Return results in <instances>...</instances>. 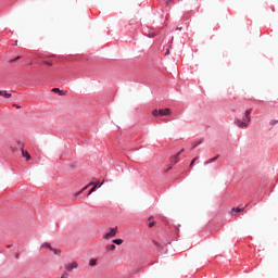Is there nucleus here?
<instances>
[{
  "mask_svg": "<svg viewBox=\"0 0 278 278\" xmlns=\"http://www.w3.org/2000/svg\"><path fill=\"white\" fill-rule=\"evenodd\" d=\"M184 152V149H181L176 155L177 157H179L181 155V153Z\"/></svg>",
  "mask_w": 278,
  "mask_h": 278,
  "instance_id": "25",
  "label": "nucleus"
},
{
  "mask_svg": "<svg viewBox=\"0 0 278 278\" xmlns=\"http://www.w3.org/2000/svg\"><path fill=\"white\" fill-rule=\"evenodd\" d=\"M90 186H96V188L99 187V182H89L85 188H83V190H86V188H90Z\"/></svg>",
  "mask_w": 278,
  "mask_h": 278,
  "instance_id": "9",
  "label": "nucleus"
},
{
  "mask_svg": "<svg viewBox=\"0 0 278 278\" xmlns=\"http://www.w3.org/2000/svg\"><path fill=\"white\" fill-rule=\"evenodd\" d=\"M197 160H199V156H195L192 161H191V163H190V168H192V166H194V162L197 161Z\"/></svg>",
  "mask_w": 278,
  "mask_h": 278,
  "instance_id": "17",
  "label": "nucleus"
},
{
  "mask_svg": "<svg viewBox=\"0 0 278 278\" xmlns=\"http://www.w3.org/2000/svg\"><path fill=\"white\" fill-rule=\"evenodd\" d=\"M16 257H18V254L16 255Z\"/></svg>",
  "mask_w": 278,
  "mask_h": 278,
  "instance_id": "35",
  "label": "nucleus"
},
{
  "mask_svg": "<svg viewBox=\"0 0 278 278\" xmlns=\"http://www.w3.org/2000/svg\"><path fill=\"white\" fill-rule=\"evenodd\" d=\"M123 243V239H114L113 240V244H122Z\"/></svg>",
  "mask_w": 278,
  "mask_h": 278,
  "instance_id": "15",
  "label": "nucleus"
},
{
  "mask_svg": "<svg viewBox=\"0 0 278 278\" xmlns=\"http://www.w3.org/2000/svg\"><path fill=\"white\" fill-rule=\"evenodd\" d=\"M50 251H53L54 255H60V253H62V251L60 249H50Z\"/></svg>",
  "mask_w": 278,
  "mask_h": 278,
  "instance_id": "12",
  "label": "nucleus"
},
{
  "mask_svg": "<svg viewBox=\"0 0 278 278\" xmlns=\"http://www.w3.org/2000/svg\"><path fill=\"white\" fill-rule=\"evenodd\" d=\"M152 116H160V111L157 109H154L152 111Z\"/></svg>",
  "mask_w": 278,
  "mask_h": 278,
  "instance_id": "14",
  "label": "nucleus"
},
{
  "mask_svg": "<svg viewBox=\"0 0 278 278\" xmlns=\"http://www.w3.org/2000/svg\"><path fill=\"white\" fill-rule=\"evenodd\" d=\"M41 247H43L45 249H49L50 251H51V249L53 248V247H51V244H50L49 242L42 243Z\"/></svg>",
  "mask_w": 278,
  "mask_h": 278,
  "instance_id": "11",
  "label": "nucleus"
},
{
  "mask_svg": "<svg viewBox=\"0 0 278 278\" xmlns=\"http://www.w3.org/2000/svg\"><path fill=\"white\" fill-rule=\"evenodd\" d=\"M165 3H173V0H164Z\"/></svg>",
  "mask_w": 278,
  "mask_h": 278,
  "instance_id": "28",
  "label": "nucleus"
},
{
  "mask_svg": "<svg viewBox=\"0 0 278 278\" xmlns=\"http://www.w3.org/2000/svg\"><path fill=\"white\" fill-rule=\"evenodd\" d=\"M97 190V186H94L93 188L90 189L88 195H90L92 192H94Z\"/></svg>",
  "mask_w": 278,
  "mask_h": 278,
  "instance_id": "20",
  "label": "nucleus"
},
{
  "mask_svg": "<svg viewBox=\"0 0 278 278\" xmlns=\"http://www.w3.org/2000/svg\"><path fill=\"white\" fill-rule=\"evenodd\" d=\"M277 122H271V125H275Z\"/></svg>",
  "mask_w": 278,
  "mask_h": 278,
  "instance_id": "30",
  "label": "nucleus"
},
{
  "mask_svg": "<svg viewBox=\"0 0 278 278\" xmlns=\"http://www.w3.org/2000/svg\"><path fill=\"white\" fill-rule=\"evenodd\" d=\"M16 108H17V110H20L21 106H20V105H16Z\"/></svg>",
  "mask_w": 278,
  "mask_h": 278,
  "instance_id": "31",
  "label": "nucleus"
},
{
  "mask_svg": "<svg viewBox=\"0 0 278 278\" xmlns=\"http://www.w3.org/2000/svg\"><path fill=\"white\" fill-rule=\"evenodd\" d=\"M251 112H253V109H248L242 119L235 118V125L240 129L249 127V123H251Z\"/></svg>",
  "mask_w": 278,
  "mask_h": 278,
  "instance_id": "1",
  "label": "nucleus"
},
{
  "mask_svg": "<svg viewBox=\"0 0 278 278\" xmlns=\"http://www.w3.org/2000/svg\"><path fill=\"white\" fill-rule=\"evenodd\" d=\"M197 147V144H194L193 147H192V149H194Z\"/></svg>",
  "mask_w": 278,
  "mask_h": 278,
  "instance_id": "32",
  "label": "nucleus"
},
{
  "mask_svg": "<svg viewBox=\"0 0 278 278\" xmlns=\"http://www.w3.org/2000/svg\"><path fill=\"white\" fill-rule=\"evenodd\" d=\"M18 60H21V56H16L15 59L11 60L10 62L14 63V62H18Z\"/></svg>",
  "mask_w": 278,
  "mask_h": 278,
  "instance_id": "19",
  "label": "nucleus"
},
{
  "mask_svg": "<svg viewBox=\"0 0 278 278\" xmlns=\"http://www.w3.org/2000/svg\"><path fill=\"white\" fill-rule=\"evenodd\" d=\"M103 184H108V179L104 178L101 182V186H103Z\"/></svg>",
  "mask_w": 278,
  "mask_h": 278,
  "instance_id": "27",
  "label": "nucleus"
},
{
  "mask_svg": "<svg viewBox=\"0 0 278 278\" xmlns=\"http://www.w3.org/2000/svg\"><path fill=\"white\" fill-rule=\"evenodd\" d=\"M170 109H161L159 110V116H170Z\"/></svg>",
  "mask_w": 278,
  "mask_h": 278,
  "instance_id": "4",
  "label": "nucleus"
},
{
  "mask_svg": "<svg viewBox=\"0 0 278 278\" xmlns=\"http://www.w3.org/2000/svg\"><path fill=\"white\" fill-rule=\"evenodd\" d=\"M76 268H79V264L76 261L65 264V270L67 273H73Z\"/></svg>",
  "mask_w": 278,
  "mask_h": 278,
  "instance_id": "2",
  "label": "nucleus"
},
{
  "mask_svg": "<svg viewBox=\"0 0 278 278\" xmlns=\"http://www.w3.org/2000/svg\"><path fill=\"white\" fill-rule=\"evenodd\" d=\"M97 264V260L96 258H91L89 261V266H94Z\"/></svg>",
  "mask_w": 278,
  "mask_h": 278,
  "instance_id": "16",
  "label": "nucleus"
},
{
  "mask_svg": "<svg viewBox=\"0 0 278 278\" xmlns=\"http://www.w3.org/2000/svg\"><path fill=\"white\" fill-rule=\"evenodd\" d=\"M43 64H46V66H53V63L50 61H43Z\"/></svg>",
  "mask_w": 278,
  "mask_h": 278,
  "instance_id": "18",
  "label": "nucleus"
},
{
  "mask_svg": "<svg viewBox=\"0 0 278 278\" xmlns=\"http://www.w3.org/2000/svg\"><path fill=\"white\" fill-rule=\"evenodd\" d=\"M116 233H118V228H110V232H106L104 235V240H110V238H114L116 236Z\"/></svg>",
  "mask_w": 278,
  "mask_h": 278,
  "instance_id": "3",
  "label": "nucleus"
},
{
  "mask_svg": "<svg viewBox=\"0 0 278 278\" xmlns=\"http://www.w3.org/2000/svg\"><path fill=\"white\" fill-rule=\"evenodd\" d=\"M218 157H220V155L217 154L215 157L211 159V162H213V163L216 162V160H218Z\"/></svg>",
  "mask_w": 278,
  "mask_h": 278,
  "instance_id": "21",
  "label": "nucleus"
},
{
  "mask_svg": "<svg viewBox=\"0 0 278 278\" xmlns=\"http://www.w3.org/2000/svg\"><path fill=\"white\" fill-rule=\"evenodd\" d=\"M22 155H23V157H26L27 162H29V160H31V155H29V152H27L23 149H22Z\"/></svg>",
  "mask_w": 278,
  "mask_h": 278,
  "instance_id": "6",
  "label": "nucleus"
},
{
  "mask_svg": "<svg viewBox=\"0 0 278 278\" xmlns=\"http://www.w3.org/2000/svg\"><path fill=\"white\" fill-rule=\"evenodd\" d=\"M177 162H179V156H177V154H176V156L174 159V164H177Z\"/></svg>",
  "mask_w": 278,
  "mask_h": 278,
  "instance_id": "23",
  "label": "nucleus"
},
{
  "mask_svg": "<svg viewBox=\"0 0 278 278\" xmlns=\"http://www.w3.org/2000/svg\"><path fill=\"white\" fill-rule=\"evenodd\" d=\"M154 244H155V247H160V244L157 243V241H154Z\"/></svg>",
  "mask_w": 278,
  "mask_h": 278,
  "instance_id": "29",
  "label": "nucleus"
},
{
  "mask_svg": "<svg viewBox=\"0 0 278 278\" xmlns=\"http://www.w3.org/2000/svg\"><path fill=\"white\" fill-rule=\"evenodd\" d=\"M81 192H84V189L80 190V191H78V192L75 194V197H79V194H81Z\"/></svg>",
  "mask_w": 278,
  "mask_h": 278,
  "instance_id": "26",
  "label": "nucleus"
},
{
  "mask_svg": "<svg viewBox=\"0 0 278 278\" xmlns=\"http://www.w3.org/2000/svg\"><path fill=\"white\" fill-rule=\"evenodd\" d=\"M218 157H220V155L217 154L215 157L211 159V162H213V163L216 162V160H218Z\"/></svg>",
  "mask_w": 278,
  "mask_h": 278,
  "instance_id": "22",
  "label": "nucleus"
},
{
  "mask_svg": "<svg viewBox=\"0 0 278 278\" xmlns=\"http://www.w3.org/2000/svg\"><path fill=\"white\" fill-rule=\"evenodd\" d=\"M212 163H213V162H212V159H210V160H207V161L204 162L205 165L212 164Z\"/></svg>",
  "mask_w": 278,
  "mask_h": 278,
  "instance_id": "24",
  "label": "nucleus"
},
{
  "mask_svg": "<svg viewBox=\"0 0 278 278\" xmlns=\"http://www.w3.org/2000/svg\"><path fill=\"white\" fill-rule=\"evenodd\" d=\"M233 212H237V213L244 212V208H240V207L232 208L230 214H233Z\"/></svg>",
  "mask_w": 278,
  "mask_h": 278,
  "instance_id": "10",
  "label": "nucleus"
},
{
  "mask_svg": "<svg viewBox=\"0 0 278 278\" xmlns=\"http://www.w3.org/2000/svg\"><path fill=\"white\" fill-rule=\"evenodd\" d=\"M20 144H21V147H24L23 143H20Z\"/></svg>",
  "mask_w": 278,
  "mask_h": 278,
  "instance_id": "34",
  "label": "nucleus"
},
{
  "mask_svg": "<svg viewBox=\"0 0 278 278\" xmlns=\"http://www.w3.org/2000/svg\"><path fill=\"white\" fill-rule=\"evenodd\" d=\"M114 249H116L115 244H110L106 247V251H114Z\"/></svg>",
  "mask_w": 278,
  "mask_h": 278,
  "instance_id": "13",
  "label": "nucleus"
},
{
  "mask_svg": "<svg viewBox=\"0 0 278 278\" xmlns=\"http://www.w3.org/2000/svg\"><path fill=\"white\" fill-rule=\"evenodd\" d=\"M176 29H181V27H177Z\"/></svg>",
  "mask_w": 278,
  "mask_h": 278,
  "instance_id": "33",
  "label": "nucleus"
},
{
  "mask_svg": "<svg viewBox=\"0 0 278 278\" xmlns=\"http://www.w3.org/2000/svg\"><path fill=\"white\" fill-rule=\"evenodd\" d=\"M0 97H4V99H11L12 93H10L8 91H0Z\"/></svg>",
  "mask_w": 278,
  "mask_h": 278,
  "instance_id": "5",
  "label": "nucleus"
},
{
  "mask_svg": "<svg viewBox=\"0 0 278 278\" xmlns=\"http://www.w3.org/2000/svg\"><path fill=\"white\" fill-rule=\"evenodd\" d=\"M148 223L149 227H155V222L153 220V217H149Z\"/></svg>",
  "mask_w": 278,
  "mask_h": 278,
  "instance_id": "8",
  "label": "nucleus"
},
{
  "mask_svg": "<svg viewBox=\"0 0 278 278\" xmlns=\"http://www.w3.org/2000/svg\"><path fill=\"white\" fill-rule=\"evenodd\" d=\"M52 92H58V94L60 96V97H64V91H62V90H60V88H53L52 89Z\"/></svg>",
  "mask_w": 278,
  "mask_h": 278,
  "instance_id": "7",
  "label": "nucleus"
}]
</instances>
